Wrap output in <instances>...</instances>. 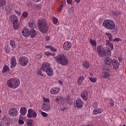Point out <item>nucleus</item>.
I'll use <instances>...</instances> for the list:
<instances>
[{
	"label": "nucleus",
	"mask_w": 126,
	"mask_h": 126,
	"mask_svg": "<svg viewBox=\"0 0 126 126\" xmlns=\"http://www.w3.org/2000/svg\"><path fill=\"white\" fill-rule=\"evenodd\" d=\"M37 27L42 33H47L49 30V25L47 23L46 20L44 19H39L37 22Z\"/></svg>",
	"instance_id": "obj_1"
},
{
	"label": "nucleus",
	"mask_w": 126,
	"mask_h": 126,
	"mask_svg": "<svg viewBox=\"0 0 126 126\" xmlns=\"http://www.w3.org/2000/svg\"><path fill=\"white\" fill-rule=\"evenodd\" d=\"M55 60L58 63L62 65H67L68 64V58L63 54H59L55 57Z\"/></svg>",
	"instance_id": "obj_2"
},
{
	"label": "nucleus",
	"mask_w": 126,
	"mask_h": 126,
	"mask_svg": "<svg viewBox=\"0 0 126 126\" xmlns=\"http://www.w3.org/2000/svg\"><path fill=\"white\" fill-rule=\"evenodd\" d=\"M6 84L11 89H16L20 85V81L16 78H10L7 81Z\"/></svg>",
	"instance_id": "obj_3"
},
{
	"label": "nucleus",
	"mask_w": 126,
	"mask_h": 126,
	"mask_svg": "<svg viewBox=\"0 0 126 126\" xmlns=\"http://www.w3.org/2000/svg\"><path fill=\"white\" fill-rule=\"evenodd\" d=\"M102 25L104 28L108 30H114L116 29V24L114 21L110 19L105 20L103 21Z\"/></svg>",
	"instance_id": "obj_4"
},
{
	"label": "nucleus",
	"mask_w": 126,
	"mask_h": 126,
	"mask_svg": "<svg viewBox=\"0 0 126 126\" xmlns=\"http://www.w3.org/2000/svg\"><path fill=\"white\" fill-rule=\"evenodd\" d=\"M105 35L108 37L109 40H106L105 42V46L107 48H110V49L113 51V49H114V44L113 43H110V41H114V39H113V35L112 34L109 32H106Z\"/></svg>",
	"instance_id": "obj_5"
},
{
	"label": "nucleus",
	"mask_w": 126,
	"mask_h": 126,
	"mask_svg": "<svg viewBox=\"0 0 126 126\" xmlns=\"http://www.w3.org/2000/svg\"><path fill=\"white\" fill-rule=\"evenodd\" d=\"M9 20L10 21L13 23L14 29L16 30L19 28V22L17 16L12 15L10 16Z\"/></svg>",
	"instance_id": "obj_6"
},
{
	"label": "nucleus",
	"mask_w": 126,
	"mask_h": 126,
	"mask_svg": "<svg viewBox=\"0 0 126 126\" xmlns=\"http://www.w3.org/2000/svg\"><path fill=\"white\" fill-rule=\"evenodd\" d=\"M19 63L22 66H26L29 63V59L25 56L20 57L19 59Z\"/></svg>",
	"instance_id": "obj_7"
},
{
	"label": "nucleus",
	"mask_w": 126,
	"mask_h": 126,
	"mask_svg": "<svg viewBox=\"0 0 126 126\" xmlns=\"http://www.w3.org/2000/svg\"><path fill=\"white\" fill-rule=\"evenodd\" d=\"M105 49L102 47V46L98 45L97 46V52L98 55L101 57V58H104V52H105Z\"/></svg>",
	"instance_id": "obj_8"
},
{
	"label": "nucleus",
	"mask_w": 126,
	"mask_h": 126,
	"mask_svg": "<svg viewBox=\"0 0 126 126\" xmlns=\"http://www.w3.org/2000/svg\"><path fill=\"white\" fill-rule=\"evenodd\" d=\"M71 43L69 41H66L63 44V49L64 51H68L71 48Z\"/></svg>",
	"instance_id": "obj_9"
},
{
	"label": "nucleus",
	"mask_w": 126,
	"mask_h": 126,
	"mask_svg": "<svg viewBox=\"0 0 126 126\" xmlns=\"http://www.w3.org/2000/svg\"><path fill=\"white\" fill-rule=\"evenodd\" d=\"M111 63L114 69H119V67H120V63L118 60L116 59H113Z\"/></svg>",
	"instance_id": "obj_10"
},
{
	"label": "nucleus",
	"mask_w": 126,
	"mask_h": 126,
	"mask_svg": "<svg viewBox=\"0 0 126 126\" xmlns=\"http://www.w3.org/2000/svg\"><path fill=\"white\" fill-rule=\"evenodd\" d=\"M10 67L11 68H14L16 65L17 64V62L16 61V58L15 57L13 56L12 57L10 61Z\"/></svg>",
	"instance_id": "obj_11"
},
{
	"label": "nucleus",
	"mask_w": 126,
	"mask_h": 126,
	"mask_svg": "<svg viewBox=\"0 0 126 126\" xmlns=\"http://www.w3.org/2000/svg\"><path fill=\"white\" fill-rule=\"evenodd\" d=\"M8 114L9 116L14 117V116H16V115H17V111L15 108H11L9 109Z\"/></svg>",
	"instance_id": "obj_12"
},
{
	"label": "nucleus",
	"mask_w": 126,
	"mask_h": 126,
	"mask_svg": "<svg viewBox=\"0 0 126 126\" xmlns=\"http://www.w3.org/2000/svg\"><path fill=\"white\" fill-rule=\"evenodd\" d=\"M30 30L28 29V28H24L22 30V35L24 36V37H29L30 35Z\"/></svg>",
	"instance_id": "obj_13"
},
{
	"label": "nucleus",
	"mask_w": 126,
	"mask_h": 126,
	"mask_svg": "<svg viewBox=\"0 0 126 126\" xmlns=\"http://www.w3.org/2000/svg\"><path fill=\"white\" fill-rule=\"evenodd\" d=\"M61 90L59 87H54L50 90V93L53 95H56V94H58L60 93Z\"/></svg>",
	"instance_id": "obj_14"
},
{
	"label": "nucleus",
	"mask_w": 126,
	"mask_h": 126,
	"mask_svg": "<svg viewBox=\"0 0 126 126\" xmlns=\"http://www.w3.org/2000/svg\"><path fill=\"white\" fill-rule=\"evenodd\" d=\"M42 110L43 111H45V112H47L50 110L51 108V106L50 105V104L48 103H44L42 105Z\"/></svg>",
	"instance_id": "obj_15"
},
{
	"label": "nucleus",
	"mask_w": 126,
	"mask_h": 126,
	"mask_svg": "<svg viewBox=\"0 0 126 126\" xmlns=\"http://www.w3.org/2000/svg\"><path fill=\"white\" fill-rule=\"evenodd\" d=\"M50 67V64L48 63H43L41 66V70L45 72Z\"/></svg>",
	"instance_id": "obj_16"
},
{
	"label": "nucleus",
	"mask_w": 126,
	"mask_h": 126,
	"mask_svg": "<svg viewBox=\"0 0 126 126\" xmlns=\"http://www.w3.org/2000/svg\"><path fill=\"white\" fill-rule=\"evenodd\" d=\"M76 105L78 108H83V102L82 101V100L81 99H77L76 100Z\"/></svg>",
	"instance_id": "obj_17"
},
{
	"label": "nucleus",
	"mask_w": 126,
	"mask_h": 126,
	"mask_svg": "<svg viewBox=\"0 0 126 126\" xmlns=\"http://www.w3.org/2000/svg\"><path fill=\"white\" fill-rule=\"evenodd\" d=\"M82 98L86 101L88 99V92L87 90L83 91L81 94Z\"/></svg>",
	"instance_id": "obj_18"
},
{
	"label": "nucleus",
	"mask_w": 126,
	"mask_h": 126,
	"mask_svg": "<svg viewBox=\"0 0 126 126\" xmlns=\"http://www.w3.org/2000/svg\"><path fill=\"white\" fill-rule=\"evenodd\" d=\"M30 35L31 38H35L37 36V32L34 29H32L30 30Z\"/></svg>",
	"instance_id": "obj_19"
},
{
	"label": "nucleus",
	"mask_w": 126,
	"mask_h": 126,
	"mask_svg": "<svg viewBox=\"0 0 126 126\" xmlns=\"http://www.w3.org/2000/svg\"><path fill=\"white\" fill-rule=\"evenodd\" d=\"M46 74H47L48 76L52 77L53 76V74H54V72L53 71V69L50 67L48 68L45 71Z\"/></svg>",
	"instance_id": "obj_20"
},
{
	"label": "nucleus",
	"mask_w": 126,
	"mask_h": 126,
	"mask_svg": "<svg viewBox=\"0 0 126 126\" xmlns=\"http://www.w3.org/2000/svg\"><path fill=\"white\" fill-rule=\"evenodd\" d=\"M101 75H102V77L105 78V79H107L108 77L111 76L110 73L107 71L102 72Z\"/></svg>",
	"instance_id": "obj_21"
},
{
	"label": "nucleus",
	"mask_w": 126,
	"mask_h": 126,
	"mask_svg": "<svg viewBox=\"0 0 126 126\" xmlns=\"http://www.w3.org/2000/svg\"><path fill=\"white\" fill-rule=\"evenodd\" d=\"M113 62V60L109 58H107L104 60V63L105 64L107 65H111L112 64V63Z\"/></svg>",
	"instance_id": "obj_22"
},
{
	"label": "nucleus",
	"mask_w": 126,
	"mask_h": 126,
	"mask_svg": "<svg viewBox=\"0 0 126 126\" xmlns=\"http://www.w3.org/2000/svg\"><path fill=\"white\" fill-rule=\"evenodd\" d=\"M103 112L102 108H96L93 111L94 115H98V114H101Z\"/></svg>",
	"instance_id": "obj_23"
},
{
	"label": "nucleus",
	"mask_w": 126,
	"mask_h": 126,
	"mask_svg": "<svg viewBox=\"0 0 126 126\" xmlns=\"http://www.w3.org/2000/svg\"><path fill=\"white\" fill-rule=\"evenodd\" d=\"M83 66L86 69H88L90 67V63L87 61L83 62Z\"/></svg>",
	"instance_id": "obj_24"
},
{
	"label": "nucleus",
	"mask_w": 126,
	"mask_h": 126,
	"mask_svg": "<svg viewBox=\"0 0 126 126\" xmlns=\"http://www.w3.org/2000/svg\"><path fill=\"white\" fill-rule=\"evenodd\" d=\"M20 112L22 116H25L27 113V109L25 107H22L21 108Z\"/></svg>",
	"instance_id": "obj_25"
},
{
	"label": "nucleus",
	"mask_w": 126,
	"mask_h": 126,
	"mask_svg": "<svg viewBox=\"0 0 126 126\" xmlns=\"http://www.w3.org/2000/svg\"><path fill=\"white\" fill-rule=\"evenodd\" d=\"M112 53H111V51L109 50V49H104V52H103V58L106 56V57H110Z\"/></svg>",
	"instance_id": "obj_26"
},
{
	"label": "nucleus",
	"mask_w": 126,
	"mask_h": 126,
	"mask_svg": "<svg viewBox=\"0 0 126 126\" xmlns=\"http://www.w3.org/2000/svg\"><path fill=\"white\" fill-rule=\"evenodd\" d=\"M84 81V76H80L77 80V83L78 85H81L82 84V82Z\"/></svg>",
	"instance_id": "obj_27"
},
{
	"label": "nucleus",
	"mask_w": 126,
	"mask_h": 126,
	"mask_svg": "<svg viewBox=\"0 0 126 126\" xmlns=\"http://www.w3.org/2000/svg\"><path fill=\"white\" fill-rule=\"evenodd\" d=\"M8 71H9V67L7 65H4L2 68V73H6Z\"/></svg>",
	"instance_id": "obj_28"
},
{
	"label": "nucleus",
	"mask_w": 126,
	"mask_h": 126,
	"mask_svg": "<svg viewBox=\"0 0 126 126\" xmlns=\"http://www.w3.org/2000/svg\"><path fill=\"white\" fill-rule=\"evenodd\" d=\"M27 124L28 126H33L34 121L32 120L29 119L27 121Z\"/></svg>",
	"instance_id": "obj_29"
},
{
	"label": "nucleus",
	"mask_w": 126,
	"mask_h": 126,
	"mask_svg": "<svg viewBox=\"0 0 126 126\" xmlns=\"http://www.w3.org/2000/svg\"><path fill=\"white\" fill-rule=\"evenodd\" d=\"M6 4V0H0V7L4 6Z\"/></svg>",
	"instance_id": "obj_30"
},
{
	"label": "nucleus",
	"mask_w": 126,
	"mask_h": 126,
	"mask_svg": "<svg viewBox=\"0 0 126 126\" xmlns=\"http://www.w3.org/2000/svg\"><path fill=\"white\" fill-rule=\"evenodd\" d=\"M112 14L115 17H118V16L121 14V12H120L119 11H114L112 12Z\"/></svg>",
	"instance_id": "obj_31"
},
{
	"label": "nucleus",
	"mask_w": 126,
	"mask_h": 126,
	"mask_svg": "<svg viewBox=\"0 0 126 126\" xmlns=\"http://www.w3.org/2000/svg\"><path fill=\"white\" fill-rule=\"evenodd\" d=\"M90 44H92L93 46H97V43L96 42V40L91 38L90 40Z\"/></svg>",
	"instance_id": "obj_32"
},
{
	"label": "nucleus",
	"mask_w": 126,
	"mask_h": 126,
	"mask_svg": "<svg viewBox=\"0 0 126 126\" xmlns=\"http://www.w3.org/2000/svg\"><path fill=\"white\" fill-rule=\"evenodd\" d=\"M10 46H11L12 48H13L14 49V48H15L16 47V45H15V41H14V40H11L10 41Z\"/></svg>",
	"instance_id": "obj_33"
},
{
	"label": "nucleus",
	"mask_w": 126,
	"mask_h": 126,
	"mask_svg": "<svg viewBox=\"0 0 126 126\" xmlns=\"http://www.w3.org/2000/svg\"><path fill=\"white\" fill-rule=\"evenodd\" d=\"M29 26L30 27L31 29H33L35 27V24L32 22H30L29 24Z\"/></svg>",
	"instance_id": "obj_34"
},
{
	"label": "nucleus",
	"mask_w": 126,
	"mask_h": 126,
	"mask_svg": "<svg viewBox=\"0 0 126 126\" xmlns=\"http://www.w3.org/2000/svg\"><path fill=\"white\" fill-rule=\"evenodd\" d=\"M89 79L90 80V81H91V82H93V83L97 81V78H92V77H89Z\"/></svg>",
	"instance_id": "obj_35"
},
{
	"label": "nucleus",
	"mask_w": 126,
	"mask_h": 126,
	"mask_svg": "<svg viewBox=\"0 0 126 126\" xmlns=\"http://www.w3.org/2000/svg\"><path fill=\"white\" fill-rule=\"evenodd\" d=\"M22 15L24 18H27V17H28V12H27V11H25L23 12Z\"/></svg>",
	"instance_id": "obj_36"
},
{
	"label": "nucleus",
	"mask_w": 126,
	"mask_h": 126,
	"mask_svg": "<svg viewBox=\"0 0 126 126\" xmlns=\"http://www.w3.org/2000/svg\"><path fill=\"white\" fill-rule=\"evenodd\" d=\"M52 20L53 24H57V23H58V18H57L56 17H54Z\"/></svg>",
	"instance_id": "obj_37"
},
{
	"label": "nucleus",
	"mask_w": 126,
	"mask_h": 126,
	"mask_svg": "<svg viewBox=\"0 0 126 126\" xmlns=\"http://www.w3.org/2000/svg\"><path fill=\"white\" fill-rule=\"evenodd\" d=\"M63 5L61 4L59 8H58L57 11L58 12H61L62 11V9H63Z\"/></svg>",
	"instance_id": "obj_38"
},
{
	"label": "nucleus",
	"mask_w": 126,
	"mask_h": 126,
	"mask_svg": "<svg viewBox=\"0 0 126 126\" xmlns=\"http://www.w3.org/2000/svg\"><path fill=\"white\" fill-rule=\"evenodd\" d=\"M41 115L43 117V118H47V117H48V114L46 112H42Z\"/></svg>",
	"instance_id": "obj_39"
},
{
	"label": "nucleus",
	"mask_w": 126,
	"mask_h": 126,
	"mask_svg": "<svg viewBox=\"0 0 126 126\" xmlns=\"http://www.w3.org/2000/svg\"><path fill=\"white\" fill-rule=\"evenodd\" d=\"M92 106H93V108H94V109H96V108H97V107H98V103L96 102H94L93 103Z\"/></svg>",
	"instance_id": "obj_40"
},
{
	"label": "nucleus",
	"mask_w": 126,
	"mask_h": 126,
	"mask_svg": "<svg viewBox=\"0 0 126 126\" xmlns=\"http://www.w3.org/2000/svg\"><path fill=\"white\" fill-rule=\"evenodd\" d=\"M43 102H45V103H50V99L47 98L46 97H43Z\"/></svg>",
	"instance_id": "obj_41"
},
{
	"label": "nucleus",
	"mask_w": 126,
	"mask_h": 126,
	"mask_svg": "<svg viewBox=\"0 0 126 126\" xmlns=\"http://www.w3.org/2000/svg\"><path fill=\"white\" fill-rule=\"evenodd\" d=\"M37 74H38V75H40V76H44V75H43V74H42V69H41V70H38L37 71Z\"/></svg>",
	"instance_id": "obj_42"
},
{
	"label": "nucleus",
	"mask_w": 126,
	"mask_h": 126,
	"mask_svg": "<svg viewBox=\"0 0 126 126\" xmlns=\"http://www.w3.org/2000/svg\"><path fill=\"white\" fill-rule=\"evenodd\" d=\"M62 100V98L60 96H58L56 98V102H60Z\"/></svg>",
	"instance_id": "obj_43"
},
{
	"label": "nucleus",
	"mask_w": 126,
	"mask_h": 126,
	"mask_svg": "<svg viewBox=\"0 0 126 126\" xmlns=\"http://www.w3.org/2000/svg\"><path fill=\"white\" fill-rule=\"evenodd\" d=\"M74 12V8H73V7H72L70 8V9L68 11L69 13H73Z\"/></svg>",
	"instance_id": "obj_44"
},
{
	"label": "nucleus",
	"mask_w": 126,
	"mask_h": 126,
	"mask_svg": "<svg viewBox=\"0 0 126 126\" xmlns=\"http://www.w3.org/2000/svg\"><path fill=\"white\" fill-rule=\"evenodd\" d=\"M32 116L33 118H37V113L36 112H33L32 113Z\"/></svg>",
	"instance_id": "obj_45"
},
{
	"label": "nucleus",
	"mask_w": 126,
	"mask_h": 126,
	"mask_svg": "<svg viewBox=\"0 0 126 126\" xmlns=\"http://www.w3.org/2000/svg\"><path fill=\"white\" fill-rule=\"evenodd\" d=\"M109 102H110L109 103L110 106H114V105L115 103H114V100H113V99H111L110 100Z\"/></svg>",
	"instance_id": "obj_46"
},
{
	"label": "nucleus",
	"mask_w": 126,
	"mask_h": 126,
	"mask_svg": "<svg viewBox=\"0 0 126 126\" xmlns=\"http://www.w3.org/2000/svg\"><path fill=\"white\" fill-rule=\"evenodd\" d=\"M50 50L51 51H52V52H54V53H56V52H57V49L53 46H51V48Z\"/></svg>",
	"instance_id": "obj_47"
},
{
	"label": "nucleus",
	"mask_w": 126,
	"mask_h": 126,
	"mask_svg": "<svg viewBox=\"0 0 126 126\" xmlns=\"http://www.w3.org/2000/svg\"><path fill=\"white\" fill-rule=\"evenodd\" d=\"M45 56H47V57H49V56H51L52 55V53L51 52L47 51L45 53Z\"/></svg>",
	"instance_id": "obj_48"
},
{
	"label": "nucleus",
	"mask_w": 126,
	"mask_h": 126,
	"mask_svg": "<svg viewBox=\"0 0 126 126\" xmlns=\"http://www.w3.org/2000/svg\"><path fill=\"white\" fill-rule=\"evenodd\" d=\"M114 42H120V41H122L121 38H116L114 39Z\"/></svg>",
	"instance_id": "obj_49"
},
{
	"label": "nucleus",
	"mask_w": 126,
	"mask_h": 126,
	"mask_svg": "<svg viewBox=\"0 0 126 126\" xmlns=\"http://www.w3.org/2000/svg\"><path fill=\"white\" fill-rule=\"evenodd\" d=\"M19 125H24V121L22 120H19L18 121Z\"/></svg>",
	"instance_id": "obj_50"
},
{
	"label": "nucleus",
	"mask_w": 126,
	"mask_h": 126,
	"mask_svg": "<svg viewBox=\"0 0 126 126\" xmlns=\"http://www.w3.org/2000/svg\"><path fill=\"white\" fill-rule=\"evenodd\" d=\"M60 109H61V111H63V112L64 111H65V110H66V108H65V107H64V106H61Z\"/></svg>",
	"instance_id": "obj_51"
},
{
	"label": "nucleus",
	"mask_w": 126,
	"mask_h": 126,
	"mask_svg": "<svg viewBox=\"0 0 126 126\" xmlns=\"http://www.w3.org/2000/svg\"><path fill=\"white\" fill-rule=\"evenodd\" d=\"M66 2L68 4H71L72 3V0H66Z\"/></svg>",
	"instance_id": "obj_52"
},
{
	"label": "nucleus",
	"mask_w": 126,
	"mask_h": 126,
	"mask_svg": "<svg viewBox=\"0 0 126 126\" xmlns=\"http://www.w3.org/2000/svg\"><path fill=\"white\" fill-rule=\"evenodd\" d=\"M15 13H16L17 15H18L19 16H20L21 15V13L19 11H17L16 10L15 11Z\"/></svg>",
	"instance_id": "obj_53"
},
{
	"label": "nucleus",
	"mask_w": 126,
	"mask_h": 126,
	"mask_svg": "<svg viewBox=\"0 0 126 126\" xmlns=\"http://www.w3.org/2000/svg\"><path fill=\"white\" fill-rule=\"evenodd\" d=\"M28 112L29 114H32L33 113V110L32 109H29Z\"/></svg>",
	"instance_id": "obj_54"
},
{
	"label": "nucleus",
	"mask_w": 126,
	"mask_h": 126,
	"mask_svg": "<svg viewBox=\"0 0 126 126\" xmlns=\"http://www.w3.org/2000/svg\"><path fill=\"white\" fill-rule=\"evenodd\" d=\"M52 46V45H46V46H45V48L46 49H50V50H51Z\"/></svg>",
	"instance_id": "obj_55"
},
{
	"label": "nucleus",
	"mask_w": 126,
	"mask_h": 126,
	"mask_svg": "<svg viewBox=\"0 0 126 126\" xmlns=\"http://www.w3.org/2000/svg\"><path fill=\"white\" fill-rule=\"evenodd\" d=\"M27 116H28V117L29 118H32V113H28Z\"/></svg>",
	"instance_id": "obj_56"
},
{
	"label": "nucleus",
	"mask_w": 126,
	"mask_h": 126,
	"mask_svg": "<svg viewBox=\"0 0 126 126\" xmlns=\"http://www.w3.org/2000/svg\"><path fill=\"white\" fill-rule=\"evenodd\" d=\"M36 59H38V60H40V59L42 58V57L40 55H38L36 57Z\"/></svg>",
	"instance_id": "obj_57"
},
{
	"label": "nucleus",
	"mask_w": 126,
	"mask_h": 126,
	"mask_svg": "<svg viewBox=\"0 0 126 126\" xmlns=\"http://www.w3.org/2000/svg\"><path fill=\"white\" fill-rule=\"evenodd\" d=\"M45 39L46 41H50V36H46Z\"/></svg>",
	"instance_id": "obj_58"
},
{
	"label": "nucleus",
	"mask_w": 126,
	"mask_h": 126,
	"mask_svg": "<svg viewBox=\"0 0 126 126\" xmlns=\"http://www.w3.org/2000/svg\"><path fill=\"white\" fill-rule=\"evenodd\" d=\"M5 53L8 54V53H9V50H8V48H5Z\"/></svg>",
	"instance_id": "obj_59"
},
{
	"label": "nucleus",
	"mask_w": 126,
	"mask_h": 126,
	"mask_svg": "<svg viewBox=\"0 0 126 126\" xmlns=\"http://www.w3.org/2000/svg\"><path fill=\"white\" fill-rule=\"evenodd\" d=\"M58 82H59V84H60V85L63 86V82L62 81L59 80L58 81Z\"/></svg>",
	"instance_id": "obj_60"
},
{
	"label": "nucleus",
	"mask_w": 126,
	"mask_h": 126,
	"mask_svg": "<svg viewBox=\"0 0 126 126\" xmlns=\"http://www.w3.org/2000/svg\"><path fill=\"white\" fill-rule=\"evenodd\" d=\"M66 101H69V99H70L69 96L66 95Z\"/></svg>",
	"instance_id": "obj_61"
},
{
	"label": "nucleus",
	"mask_w": 126,
	"mask_h": 126,
	"mask_svg": "<svg viewBox=\"0 0 126 126\" xmlns=\"http://www.w3.org/2000/svg\"><path fill=\"white\" fill-rule=\"evenodd\" d=\"M75 1H76V3H79V2H80V0H74Z\"/></svg>",
	"instance_id": "obj_62"
},
{
	"label": "nucleus",
	"mask_w": 126,
	"mask_h": 126,
	"mask_svg": "<svg viewBox=\"0 0 126 126\" xmlns=\"http://www.w3.org/2000/svg\"><path fill=\"white\" fill-rule=\"evenodd\" d=\"M35 2H39V1H41V0H34Z\"/></svg>",
	"instance_id": "obj_63"
},
{
	"label": "nucleus",
	"mask_w": 126,
	"mask_h": 126,
	"mask_svg": "<svg viewBox=\"0 0 126 126\" xmlns=\"http://www.w3.org/2000/svg\"><path fill=\"white\" fill-rule=\"evenodd\" d=\"M0 126H3V124L2 123H0Z\"/></svg>",
	"instance_id": "obj_64"
}]
</instances>
